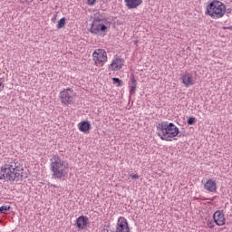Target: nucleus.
I'll list each match as a JSON object with an SVG mask.
<instances>
[{
  "label": "nucleus",
  "mask_w": 232,
  "mask_h": 232,
  "mask_svg": "<svg viewBox=\"0 0 232 232\" xmlns=\"http://www.w3.org/2000/svg\"><path fill=\"white\" fill-rule=\"evenodd\" d=\"M156 128L158 130V137H160L161 140H166L167 142H171V139H175V137H179L180 134L179 127L173 122L161 121L157 124Z\"/></svg>",
  "instance_id": "1"
},
{
  "label": "nucleus",
  "mask_w": 232,
  "mask_h": 232,
  "mask_svg": "<svg viewBox=\"0 0 232 232\" xmlns=\"http://www.w3.org/2000/svg\"><path fill=\"white\" fill-rule=\"evenodd\" d=\"M53 161L50 164V171L52 174V179L54 180H63L68 176V163L64 160L57 155H53Z\"/></svg>",
  "instance_id": "2"
},
{
  "label": "nucleus",
  "mask_w": 232,
  "mask_h": 232,
  "mask_svg": "<svg viewBox=\"0 0 232 232\" xmlns=\"http://www.w3.org/2000/svg\"><path fill=\"white\" fill-rule=\"evenodd\" d=\"M108 28H110V22L106 18L96 16L92 23L91 34L94 35H106L108 34Z\"/></svg>",
  "instance_id": "3"
},
{
  "label": "nucleus",
  "mask_w": 232,
  "mask_h": 232,
  "mask_svg": "<svg viewBox=\"0 0 232 232\" xmlns=\"http://www.w3.org/2000/svg\"><path fill=\"white\" fill-rule=\"evenodd\" d=\"M225 14L226 5L218 0H214L207 5L206 15H209L213 19H220V17H224Z\"/></svg>",
  "instance_id": "4"
},
{
  "label": "nucleus",
  "mask_w": 232,
  "mask_h": 232,
  "mask_svg": "<svg viewBox=\"0 0 232 232\" xmlns=\"http://www.w3.org/2000/svg\"><path fill=\"white\" fill-rule=\"evenodd\" d=\"M5 173L7 182H19L23 179H26L24 172H16L18 169L14 168V164H5Z\"/></svg>",
  "instance_id": "5"
},
{
  "label": "nucleus",
  "mask_w": 232,
  "mask_h": 232,
  "mask_svg": "<svg viewBox=\"0 0 232 232\" xmlns=\"http://www.w3.org/2000/svg\"><path fill=\"white\" fill-rule=\"evenodd\" d=\"M75 92H73V90H72V88L68 87L66 89H63L61 92H60V101L61 103L63 106H72V104H74L75 100Z\"/></svg>",
  "instance_id": "6"
},
{
  "label": "nucleus",
  "mask_w": 232,
  "mask_h": 232,
  "mask_svg": "<svg viewBox=\"0 0 232 232\" xmlns=\"http://www.w3.org/2000/svg\"><path fill=\"white\" fill-rule=\"evenodd\" d=\"M102 232H130V224L128 223V219L124 217H120L118 218V222L116 224L115 231L106 228H102Z\"/></svg>",
  "instance_id": "7"
},
{
  "label": "nucleus",
  "mask_w": 232,
  "mask_h": 232,
  "mask_svg": "<svg viewBox=\"0 0 232 232\" xmlns=\"http://www.w3.org/2000/svg\"><path fill=\"white\" fill-rule=\"evenodd\" d=\"M88 222H90L88 217L80 216L75 221V226L78 227V229H86V227H88Z\"/></svg>",
  "instance_id": "8"
},
{
  "label": "nucleus",
  "mask_w": 232,
  "mask_h": 232,
  "mask_svg": "<svg viewBox=\"0 0 232 232\" xmlns=\"http://www.w3.org/2000/svg\"><path fill=\"white\" fill-rule=\"evenodd\" d=\"M213 219L217 226H224L226 224V218H224V214L220 210H217L213 214Z\"/></svg>",
  "instance_id": "9"
},
{
  "label": "nucleus",
  "mask_w": 232,
  "mask_h": 232,
  "mask_svg": "<svg viewBox=\"0 0 232 232\" xmlns=\"http://www.w3.org/2000/svg\"><path fill=\"white\" fill-rule=\"evenodd\" d=\"M122 66H124V59L122 58H116L110 64L111 70L113 72L122 69Z\"/></svg>",
  "instance_id": "10"
},
{
  "label": "nucleus",
  "mask_w": 232,
  "mask_h": 232,
  "mask_svg": "<svg viewBox=\"0 0 232 232\" xmlns=\"http://www.w3.org/2000/svg\"><path fill=\"white\" fill-rule=\"evenodd\" d=\"M78 130L82 131V133H88L92 130V123L89 121H82L78 123Z\"/></svg>",
  "instance_id": "11"
},
{
  "label": "nucleus",
  "mask_w": 232,
  "mask_h": 232,
  "mask_svg": "<svg viewBox=\"0 0 232 232\" xmlns=\"http://www.w3.org/2000/svg\"><path fill=\"white\" fill-rule=\"evenodd\" d=\"M124 1H125V6H127L129 10H133L138 6H140V5H142V0H124Z\"/></svg>",
  "instance_id": "12"
},
{
  "label": "nucleus",
  "mask_w": 232,
  "mask_h": 232,
  "mask_svg": "<svg viewBox=\"0 0 232 232\" xmlns=\"http://www.w3.org/2000/svg\"><path fill=\"white\" fill-rule=\"evenodd\" d=\"M180 79L187 88L195 84V82H193V76H191V74L188 73L185 75H181Z\"/></svg>",
  "instance_id": "13"
},
{
  "label": "nucleus",
  "mask_w": 232,
  "mask_h": 232,
  "mask_svg": "<svg viewBox=\"0 0 232 232\" xmlns=\"http://www.w3.org/2000/svg\"><path fill=\"white\" fill-rule=\"evenodd\" d=\"M94 55H97L98 59H100V61H102V63L108 61V54L103 49H97L96 51H94Z\"/></svg>",
  "instance_id": "14"
},
{
  "label": "nucleus",
  "mask_w": 232,
  "mask_h": 232,
  "mask_svg": "<svg viewBox=\"0 0 232 232\" xmlns=\"http://www.w3.org/2000/svg\"><path fill=\"white\" fill-rule=\"evenodd\" d=\"M204 188L207 189V191L213 193V191H217V182L213 181V179H208L204 184Z\"/></svg>",
  "instance_id": "15"
},
{
  "label": "nucleus",
  "mask_w": 232,
  "mask_h": 232,
  "mask_svg": "<svg viewBox=\"0 0 232 232\" xmlns=\"http://www.w3.org/2000/svg\"><path fill=\"white\" fill-rule=\"evenodd\" d=\"M136 92H137V80L135 79V76L132 74L130 76V95H135Z\"/></svg>",
  "instance_id": "16"
},
{
  "label": "nucleus",
  "mask_w": 232,
  "mask_h": 232,
  "mask_svg": "<svg viewBox=\"0 0 232 232\" xmlns=\"http://www.w3.org/2000/svg\"><path fill=\"white\" fill-rule=\"evenodd\" d=\"M65 24H66V17H63L58 21L56 28H58V30H61V28H64Z\"/></svg>",
  "instance_id": "17"
},
{
  "label": "nucleus",
  "mask_w": 232,
  "mask_h": 232,
  "mask_svg": "<svg viewBox=\"0 0 232 232\" xmlns=\"http://www.w3.org/2000/svg\"><path fill=\"white\" fill-rule=\"evenodd\" d=\"M13 168L16 169V173H23V171H24V169H23V166H21L19 163H13Z\"/></svg>",
  "instance_id": "18"
},
{
  "label": "nucleus",
  "mask_w": 232,
  "mask_h": 232,
  "mask_svg": "<svg viewBox=\"0 0 232 232\" xmlns=\"http://www.w3.org/2000/svg\"><path fill=\"white\" fill-rule=\"evenodd\" d=\"M10 209H12V207L8 206V205H5L0 207V213L6 215V213H8V211H10Z\"/></svg>",
  "instance_id": "19"
},
{
  "label": "nucleus",
  "mask_w": 232,
  "mask_h": 232,
  "mask_svg": "<svg viewBox=\"0 0 232 232\" xmlns=\"http://www.w3.org/2000/svg\"><path fill=\"white\" fill-rule=\"evenodd\" d=\"M0 180H6V173L5 172V166L0 170Z\"/></svg>",
  "instance_id": "20"
},
{
  "label": "nucleus",
  "mask_w": 232,
  "mask_h": 232,
  "mask_svg": "<svg viewBox=\"0 0 232 232\" xmlns=\"http://www.w3.org/2000/svg\"><path fill=\"white\" fill-rule=\"evenodd\" d=\"M92 57H93V61H94L95 64L102 63V60L99 59V56H97V54H95V52H93Z\"/></svg>",
  "instance_id": "21"
},
{
  "label": "nucleus",
  "mask_w": 232,
  "mask_h": 232,
  "mask_svg": "<svg viewBox=\"0 0 232 232\" xmlns=\"http://www.w3.org/2000/svg\"><path fill=\"white\" fill-rule=\"evenodd\" d=\"M196 122L197 119L195 117H190L187 121V124H188V126H193V124H195Z\"/></svg>",
  "instance_id": "22"
},
{
  "label": "nucleus",
  "mask_w": 232,
  "mask_h": 232,
  "mask_svg": "<svg viewBox=\"0 0 232 232\" xmlns=\"http://www.w3.org/2000/svg\"><path fill=\"white\" fill-rule=\"evenodd\" d=\"M112 82L114 84H117V86H121V84H122V80L119 78H112Z\"/></svg>",
  "instance_id": "23"
},
{
  "label": "nucleus",
  "mask_w": 232,
  "mask_h": 232,
  "mask_svg": "<svg viewBox=\"0 0 232 232\" xmlns=\"http://www.w3.org/2000/svg\"><path fill=\"white\" fill-rule=\"evenodd\" d=\"M97 3V0H87V5L93 6Z\"/></svg>",
  "instance_id": "24"
},
{
  "label": "nucleus",
  "mask_w": 232,
  "mask_h": 232,
  "mask_svg": "<svg viewBox=\"0 0 232 232\" xmlns=\"http://www.w3.org/2000/svg\"><path fill=\"white\" fill-rule=\"evenodd\" d=\"M34 0H21V3H25L26 5H30Z\"/></svg>",
  "instance_id": "25"
},
{
  "label": "nucleus",
  "mask_w": 232,
  "mask_h": 232,
  "mask_svg": "<svg viewBox=\"0 0 232 232\" xmlns=\"http://www.w3.org/2000/svg\"><path fill=\"white\" fill-rule=\"evenodd\" d=\"M130 178L131 179H139L140 176H139V174H130Z\"/></svg>",
  "instance_id": "26"
},
{
  "label": "nucleus",
  "mask_w": 232,
  "mask_h": 232,
  "mask_svg": "<svg viewBox=\"0 0 232 232\" xmlns=\"http://www.w3.org/2000/svg\"><path fill=\"white\" fill-rule=\"evenodd\" d=\"M225 30H232V25L228 27H225Z\"/></svg>",
  "instance_id": "27"
},
{
  "label": "nucleus",
  "mask_w": 232,
  "mask_h": 232,
  "mask_svg": "<svg viewBox=\"0 0 232 232\" xmlns=\"http://www.w3.org/2000/svg\"><path fill=\"white\" fill-rule=\"evenodd\" d=\"M57 17V14L54 15V17L52 19V21H54Z\"/></svg>",
  "instance_id": "28"
},
{
  "label": "nucleus",
  "mask_w": 232,
  "mask_h": 232,
  "mask_svg": "<svg viewBox=\"0 0 232 232\" xmlns=\"http://www.w3.org/2000/svg\"><path fill=\"white\" fill-rule=\"evenodd\" d=\"M51 188H59L56 185H51Z\"/></svg>",
  "instance_id": "29"
},
{
  "label": "nucleus",
  "mask_w": 232,
  "mask_h": 232,
  "mask_svg": "<svg viewBox=\"0 0 232 232\" xmlns=\"http://www.w3.org/2000/svg\"><path fill=\"white\" fill-rule=\"evenodd\" d=\"M210 227H213V226H210Z\"/></svg>",
  "instance_id": "30"
},
{
  "label": "nucleus",
  "mask_w": 232,
  "mask_h": 232,
  "mask_svg": "<svg viewBox=\"0 0 232 232\" xmlns=\"http://www.w3.org/2000/svg\"><path fill=\"white\" fill-rule=\"evenodd\" d=\"M40 1H43V0H40Z\"/></svg>",
  "instance_id": "31"
}]
</instances>
